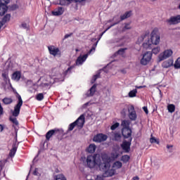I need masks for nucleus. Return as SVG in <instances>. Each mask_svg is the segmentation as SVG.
<instances>
[{
  "instance_id": "nucleus-1",
  "label": "nucleus",
  "mask_w": 180,
  "mask_h": 180,
  "mask_svg": "<svg viewBox=\"0 0 180 180\" xmlns=\"http://www.w3.org/2000/svg\"><path fill=\"white\" fill-rule=\"evenodd\" d=\"M15 97L18 99L17 104L14 107V110L12 112V115L13 117H10L9 120L15 126H19V122L18 121V116H19L20 113V108H22V105H23V100H22V96L20 94L15 91Z\"/></svg>"
},
{
  "instance_id": "nucleus-2",
  "label": "nucleus",
  "mask_w": 180,
  "mask_h": 180,
  "mask_svg": "<svg viewBox=\"0 0 180 180\" xmlns=\"http://www.w3.org/2000/svg\"><path fill=\"white\" fill-rule=\"evenodd\" d=\"M101 158H99V155L96 154V155H91L87 156L86 162V166L88 168H98V165H99V160Z\"/></svg>"
},
{
  "instance_id": "nucleus-3",
  "label": "nucleus",
  "mask_w": 180,
  "mask_h": 180,
  "mask_svg": "<svg viewBox=\"0 0 180 180\" xmlns=\"http://www.w3.org/2000/svg\"><path fill=\"white\" fill-rule=\"evenodd\" d=\"M98 41H96V44H94L92 46V49L85 55H83L82 56H79L77 59L76 60L75 65H82L85 61H86V58H88V56L91 54L93 51H95V49H96V46H98Z\"/></svg>"
},
{
  "instance_id": "nucleus-4",
  "label": "nucleus",
  "mask_w": 180,
  "mask_h": 180,
  "mask_svg": "<svg viewBox=\"0 0 180 180\" xmlns=\"http://www.w3.org/2000/svg\"><path fill=\"white\" fill-rule=\"evenodd\" d=\"M150 41L152 44H155L157 46L160 44V41L161 40V37L160 35V32L157 30H153L150 34Z\"/></svg>"
},
{
  "instance_id": "nucleus-5",
  "label": "nucleus",
  "mask_w": 180,
  "mask_h": 180,
  "mask_svg": "<svg viewBox=\"0 0 180 180\" xmlns=\"http://www.w3.org/2000/svg\"><path fill=\"white\" fill-rule=\"evenodd\" d=\"M100 171L102 172H105L107 169H109L110 168V159H105L103 158V162H101V159L99 160V164L97 165Z\"/></svg>"
},
{
  "instance_id": "nucleus-6",
  "label": "nucleus",
  "mask_w": 180,
  "mask_h": 180,
  "mask_svg": "<svg viewBox=\"0 0 180 180\" xmlns=\"http://www.w3.org/2000/svg\"><path fill=\"white\" fill-rule=\"evenodd\" d=\"M151 58H153V53L150 51L146 52L141 59V64L142 65H147L151 61Z\"/></svg>"
},
{
  "instance_id": "nucleus-7",
  "label": "nucleus",
  "mask_w": 180,
  "mask_h": 180,
  "mask_svg": "<svg viewBox=\"0 0 180 180\" xmlns=\"http://www.w3.org/2000/svg\"><path fill=\"white\" fill-rule=\"evenodd\" d=\"M174 54V52L171 49L165 50L162 53H160L158 56V60L160 62L164 61V60H167V58H169Z\"/></svg>"
},
{
  "instance_id": "nucleus-8",
  "label": "nucleus",
  "mask_w": 180,
  "mask_h": 180,
  "mask_svg": "<svg viewBox=\"0 0 180 180\" xmlns=\"http://www.w3.org/2000/svg\"><path fill=\"white\" fill-rule=\"evenodd\" d=\"M132 140H133V138H129V141H124L122 142L121 147L122 150L124 151V153H130V146H131Z\"/></svg>"
},
{
  "instance_id": "nucleus-9",
  "label": "nucleus",
  "mask_w": 180,
  "mask_h": 180,
  "mask_svg": "<svg viewBox=\"0 0 180 180\" xmlns=\"http://www.w3.org/2000/svg\"><path fill=\"white\" fill-rule=\"evenodd\" d=\"M108 140V136L103 134H98L93 139V141L95 143H102V141H106Z\"/></svg>"
},
{
  "instance_id": "nucleus-10",
  "label": "nucleus",
  "mask_w": 180,
  "mask_h": 180,
  "mask_svg": "<svg viewBox=\"0 0 180 180\" xmlns=\"http://www.w3.org/2000/svg\"><path fill=\"white\" fill-rule=\"evenodd\" d=\"M167 23L168 25H178V23H180V15H176V16H172L170 18L167 19L166 20Z\"/></svg>"
},
{
  "instance_id": "nucleus-11",
  "label": "nucleus",
  "mask_w": 180,
  "mask_h": 180,
  "mask_svg": "<svg viewBox=\"0 0 180 180\" xmlns=\"http://www.w3.org/2000/svg\"><path fill=\"white\" fill-rule=\"evenodd\" d=\"M128 112H129V117L130 120H132V121L136 120L137 114L136 113V110H134V106L131 105L128 108Z\"/></svg>"
},
{
  "instance_id": "nucleus-12",
  "label": "nucleus",
  "mask_w": 180,
  "mask_h": 180,
  "mask_svg": "<svg viewBox=\"0 0 180 180\" xmlns=\"http://www.w3.org/2000/svg\"><path fill=\"white\" fill-rule=\"evenodd\" d=\"M75 122H76V126H77L79 129H82L84 124H85V116H84V115H80Z\"/></svg>"
},
{
  "instance_id": "nucleus-13",
  "label": "nucleus",
  "mask_w": 180,
  "mask_h": 180,
  "mask_svg": "<svg viewBox=\"0 0 180 180\" xmlns=\"http://www.w3.org/2000/svg\"><path fill=\"white\" fill-rule=\"evenodd\" d=\"M131 129L130 128H124L122 129V134L124 139H130L131 138Z\"/></svg>"
},
{
  "instance_id": "nucleus-14",
  "label": "nucleus",
  "mask_w": 180,
  "mask_h": 180,
  "mask_svg": "<svg viewBox=\"0 0 180 180\" xmlns=\"http://www.w3.org/2000/svg\"><path fill=\"white\" fill-rule=\"evenodd\" d=\"M49 51L51 56H57L58 54H60V49L58 48H56L54 46H50L48 47Z\"/></svg>"
},
{
  "instance_id": "nucleus-15",
  "label": "nucleus",
  "mask_w": 180,
  "mask_h": 180,
  "mask_svg": "<svg viewBox=\"0 0 180 180\" xmlns=\"http://www.w3.org/2000/svg\"><path fill=\"white\" fill-rule=\"evenodd\" d=\"M59 131L60 130L57 129L49 130L46 134V140L49 141L50 139H51V137L54 136V134H57V133H58Z\"/></svg>"
},
{
  "instance_id": "nucleus-16",
  "label": "nucleus",
  "mask_w": 180,
  "mask_h": 180,
  "mask_svg": "<svg viewBox=\"0 0 180 180\" xmlns=\"http://www.w3.org/2000/svg\"><path fill=\"white\" fill-rule=\"evenodd\" d=\"M174 65V59H168L162 63V68H169Z\"/></svg>"
},
{
  "instance_id": "nucleus-17",
  "label": "nucleus",
  "mask_w": 180,
  "mask_h": 180,
  "mask_svg": "<svg viewBox=\"0 0 180 180\" xmlns=\"http://www.w3.org/2000/svg\"><path fill=\"white\" fill-rule=\"evenodd\" d=\"M116 171L113 169H110L108 168L105 170V172H104L103 173V176H105V178H109V176H113V175H115Z\"/></svg>"
},
{
  "instance_id": "nucleus-18",
  "label": "nucleus",
  "mask_w": 180,
  "mask_h": 180,
  "mask_svg": "<svg viewBox=\"0 0 180 180\" xmlns=\"http://www.w3.org/2000/svg\"><path fill=\"white\" fill-rule=\"evenodd\" d=\"M148 33L142 34L141 36L139 37L136 44H141L144 40H148Z\"/></svg>"
},
{
  "instance_id": "nucleus-19",
  "label": "nucleus",
  "mask_w": 180,
  "mask_h": 180,
  "mask_svg": "<svg viewBox=\"0 0 180 180\" xmlns=\"http://www.w3.org/2000/svg\"><path fill=\"white\" fill-rule=\"evenodd\" d=\"M51 13L53 16H61L64 13V8L58 7L57 9L53 11Z\"/></svg>"
},
{
  "instance_id": "nucleus-20",
  "label": "nucleus",
  "mask_w": 180,
  "mask_h": 180,
  "mask_svg": "<svg viewBox=\"0 0 180 180\" xmlns=\"http://www.w3.org/2000/svg\"><path fill=\"white\" fill-rule=\"evenodd\" d=\"M98 85L96 84H94L91 89L88 91V92L86 94V96H94L95 95V93L96 92V86Z\"/></svg>"
},
{
  "instance_id": "nucleus-21",
  "label": "nucleus",
  "mask_w": 180,
  "mask_h": 180,
  "mask_svg": "<svg viewBox=\"0 0 180 180\" xmlns=\"http://www.w3.org/2000/svg\"><path fill=\"white\" fill-rule=\"evenodd\" d=\"M113 21L115 22L113 24H112L110 27L107 28V30H109L111 27H113V26H116V25H119L120 22H122V18L119 17V15H115L113 17Z\"/></svg>"
},
{
  "instance_id": "nucleus-22",
  "label": "nucleus",
  "mask_w": 180,
  "mask_h": 180,
  "mask_svg": "<svg viewBox=\"0 0 180 180\" xmlns=\"http://www.w3.org/2000/svg\"><path fill=\"white\" fill-rule=\"evenodd\" d=\"M8 11V6H6V4L4 3L0 4V15L4 16L5 13H6V11Z\"/></svg>"
},
{
  "instance_id": "nucleus-23",
  "label": "nucleus",
  "mask_w": 180,
  "mask_h": 180,
  "mask_svg": "<svg viewBox=\"0 0 180 180\" xmlns=\"http://www.w3.org/2000/svg\"><path fill=\"white\" fill-rule=\"evenodd\" d=\"M122 129H129L130 128V121L129 120H123L121 122Z\"/></svg>"
},
{
  "instance_id": "nucleus-24",
  "label": "nucleus",
  "mask_w": 180,
  "mask_h": 180,
  "mask_svg": "<svg viewBox=\"0 0 180 180\" xmlns=\"http://www.w3.org/2000/svg\"><path fill=\"white\" fill-rule=\"evenodd\" d=\"M22 77V74L19 71L15 72L12 75V79L14 81H20V78Z\"/></svg>"
},
{
  "instance_id": "nucleus-25",
  "label": "nucleus",
  "mask_w": 180,
  "mask_h": 180,
  "mask_svg": "<svg viewBox=\"0 0 180 180\" xmlns=\"http://www.w3.org/2000/svg\"><path fill=\"white\" fill-rule=\"evenodd\" d=\"M96 150V145H95V143H91L87 148L86 151L87 153H90V154H94Z\"/></svg>"
},
{
  "instance_id": "nucleus-26",
  "label": "nucleus",
  "mask_w": 180,
  "mask_h": 180,
  "mask_svg": "<svg viewBox=\"0 0 180 180\" xmlns=\"http://www.w3.org/2000/svg\"><path fill=\"white\" fill-rule=\"evenodd\" d=\"M17 150L18 148L16 147V145H13L12 149L10 150L8 157H11V158H13L15 157V155L16 154Z\"/></svg>"
},
{
  "instance_id": "nucleus-27",
  "label": "nucleus",
  "mask_w": 180,
  "mask_h": 180,
  "mask_svg": "<svg viewBox=\"0 0 180 180\" xmlns=\"http://www.w3.org/2000/svg\"><path fill=\"white\" fill-rule=\"evenodd\" d=\"M151 41H150V36L148 35V39H146L145 42L143 44V47L144 49H151Z\"/></svg>"
},
{
  "instance_id": "nucleus-28",
  "label": "nucleus",
  "mask_w": 180,
  "mask_h": 180,
  "mask_svg": "<svg viewBox=\"0 0 180 180\" xmlns=\"http://www.w3.org/2000/svg\"><path fill=\"white\" fill-rule=\"evenodd\" d=\"M123 167V164L120 161H116L112 165V168H115V169H120Z\"/></svg>"
},
{
  "instance_id": "nucleus-29",
  "label": "nucleus",
  "mask_w": 180,
  "mask_h": 180,
  "mask_svg": "<svg viewBox=\"0 0 180 180\" xmlns=\"http://www.w3.org/2000/svg\"><path fill=\"white\" fill-rule=\"evenodd\" d=\"M4 105H11L13 102V100L11 98L6 97L2 100Z\"/></svg>"
},
{
  "instance_id": "nucleus-30",
  "label": "nucleus",
  "mask_w": 180,
  "mask_h": 180,
  "mask_svg": "<svg viewBox=\"0 0 180 180\" xmlns=\"http://www.w3.org/2000/svg\"><path fill=\"white\" fill-rule=\"evenodd\" d=\"M130 16H131V11H127L120 16L121 20H124V19H127V18H130Z\"/></svg>"
},
{
  "instance_id": "nucleus-31",
  "label": "nucleus",
  "mask_w": 180,
  "mask_h": 180,
  "mask_svg": "<svg viewBox=\"0 0 180 180\" xmlns=\"http://www.w3.org/2000/svg\"><path fill=\"white\" fill-rule=\"evenodd\" d=\"M11 20V14H6L2 19L3 25H5L6 22H9Z\"/></svg>"
},
{
  "instance_id": "nucleus-32",
  "label": "nucleus",
  "mask_w": 180,
  "mask_h": 180,
  "mask_svg": "<svg viewBox=\"0 0 180 180\" xmlns=\"http://www.w3.org/2000/svg\"><path fill=\"white\" fill-rule=\"evenodd\" d=\"M55 179L56 180H67V178L65 177V176H64V174H57L55 176Z\"/></svg>"
},
{
  "instance_id": "nucleus-33",
  "label": "nucleus",
  "mask_w": 180,
  "mask_h": 180,
  "mask_svg": "<svg viewBox=\"0 0 180 180\" xmlns=\"http://www.w3.org/2000/svg\"><path fill=\"white\" fill-rule=\"evenodd\" d=\"M167 110L169 113H174L175 112V105L174 104H170L167 106Z\"/></svg>"
},
{
  "instance_id": "nucleus-34",
  "label": "nucleus",
  "mask_w": 180,
  "mask_h": 180,
  "mask_svg": "<svg viewBox=\"0 0 180 180\" xmlns=\"http://www.w3.org/2000/svg\"><path fill=\"white\" fill-rule=\"evenodd\" d=\"M174 67L176 70H179L180 68V58H178L175 61Z\"/></svg>"
},
{
  "instance_id": "nucleus-35",
  "label": "nucleus",
  "mask_w": 180,
  "mask_h": 180,
  "mask_svg": "<svg viewBox=\"0 0 180 180\" xmlns=\"http://www.w3.org/2000/svg\"><path fill=\"white\" fill-rule=\"evenodd\" d=\"M136 94H137V89L131 90L129 93V98H134V96H136Z\"/></svg>"
},
{
  "instance_id": "nucleus-36",
  "label": "nucleus",
  "mask_w": 180,
  "mask_h": 180,
  "mask_svg": "<svg viewBox=\"0 0 180 180\" xmlns=\"http://www.w3.org/2000/svg\"><path fill=\"white\" fill-rule=\"evenodd\" d=\"M160 51H161V48L160 46H157L152 49L151 53H153V54H158V53H160Z\"/></svg>"
},
{
  "instance_id": "nucleus-37",
  "label": "nucleus",
  "mask_w": 180,
  "mask_h": 180,
  "mask_svg": "<svg viewBox=\"0 0 180 180\" xmlns=\"http://www.w3.org/2000/svg\"><path fill=\"white\" fill-rule=\"evenodd\" d=\"M129 160H130V156H129L128 155H124L121 158V160L123 161V162H128Z\"/></svg>"
},
{
  "instance_id": "nucleus-38",
  "label": "nucleus",
  "mask_w": 180,
  "mask_h": 180,
  "mask_svg": "<svg viewBox=\"0 0 180 180\" xmlns=\"http://www.w3.org/2000/svg\"><path fill=\"white\" fill-rule=\"evenodd\" d=\"M75 126H77V124H76V122L75 121L74 122L71 123L69 125L68 131H72V130H74V129L75 128Z\"/></svg>"
},
{
  "instance_id": "nucleus-39",
  "label": "nucleus",
  "mask_w": 180,
  "mask_h": 180,
  "mask_svg": "<svg viewBox=\"0 0 180 180\" xmlns=\"http://www.w3.org/2000/svg\"><path fill=\"white\" fill-rule=\"evenodd\" d=\"M37 101H43L44 99V95L42 93H39L37 95Z\"/></svg>"
},
{
  "instance_id": "nucleus-40",
  "label": "nucleus",
  "mask_w": 180,
  "mask_h": 180,
  "mask_svg": "<svg viewBox=\"0 0 180 180\" xmlns=\"http://www.w3.org/2000/svg\"><path fill=\"white\" fill-rule=\"evenodd\" d=\"M122 139V135L119 133H116L114 135V139L115 141H119Z\"/></svg>"
},
{
  "instance_id": "nucleus-41",
  "label": "nucleus",
  "mask_w": 180,
  "mask_h": 180,
  "mask_svg": "<svg viewBox=\"0 0 180 180\" xmlns=\"http://www.w3.org/2000/svg\"><path fill=\"white\" fill-rule=\"evenodd\" d=\"M127 50V48H122L117 51V53L120 54V56H123L124 54V51Z\"/></svg>"
},
{
  "instance_id": "nucleus-42",
  "label": "nucleus",
  "mask_w": 180,
  "mask_h": 180,
  "mask_svg": "<svg viewBox=\"0 0 180 180\" xmlns=\"http://www.w3.org/2000/svg\"><path fill=\"white\" fill-rule=\"evenodd\" d=\"M131 27L130 26V23H126L124 27L122 29V32H125L126 30H130Z\"/></svg>"
},
{
  "instance_id": "nucleus-43",
  "label": "nucleus",
  "mask_w": 180,
  "mask_h": 180,
  "mask_svg": "<svg viewBox=\"0 0 180 180\" xmlns=\"http://www.w3.org/2000/svg\"><path fill=\"white\" fill-rule=\"evenodd\" d=\"M119 126H120V124L119 122H116L115 124H112L110 127V129L111 130H116V129H117V127H119Z\"/></svg>"
},
{
  "instance_id": "nucleus-44",
  "label": "nucleus",
  "mask_w": 180,
  "mask_h": 180,
  "mask_svg": "<svg viewBox=\"0 0 180 180\" xmlns=\"http://www.w3.org/2000/svg\"><path fill=\"white\" fill-rule=\"evenodd\" d=\"M51 75L52 77H56L57 75H58V70L54 68L52 70V72H51Z\"/></svg>"
},
{
  "instance_id": "nucleus-45",
  "label": "nucleus",
  "mask_w": 180,
  "mask_h": 180,
  "mask_svg": "<svg viewBox=\"0 0 180 180\" xmlns=\"http://www.w3.org/2000/svg\"><path fill=\"white\" fill-rule=\"evenodd\" d=\"M167 148L169 153H172L174 151V146L173 145H167Z\"/></svg>"
},
{
  "instance_id": "nucleus-46",
  "label": "nucleus",
  "mask_w": 180,
  "mask_h": 180,
  "mask_svg": "<svg viewBox=\"0 0 180 180\" xmlns=\"http://www.w3.org/2000/svg\"><path fill=\"white\" fill-rule=\"evenodd\" d=\"M7 161H8L7 160L0 161V168H1V169H2L4 168V167H5V164H6Z\"/></svg>"
},
{
  "instance_id": "nucleus-47",
  "label": "nucleus",
  "mask_w": 180,
  "mask_h": 180,
  "mask_svg": "<svg viewBox=\"0 0 180 180\" xmlns=\"http://www.w3.org/2000/svg\"><path fill=\"white\" fill-rule=\"evenodd\" d=\"M98 78H99V75H94L91 79V84H94V82L96 81V79H98Z\"/></svg>"
},
{
  "instance_id": "nucleus-48",
  "label": "nucleus",
  "mask_w": 180,
  "mask_h": 180,
  "mask_svg": "<svg viewBox=\"0 0 180 180\" xmlns=\"http://www.w3.org/2000/svg\"><path fill=\"white\" fill-rule=\"evenodd\" d=\"M20 27H22V29H27V27H29V25L26 22H22L20 25Z\"/></svg>"
},
{
  "instance_id": "nucleus-49",
  "label": "nucleus",
  "mask_w": 180,
  "mask_h": 180,
  "mask_svg": "<svg viewBox=\"0 0 180 180\" xmlns=\"http://www.w3.org/2000/svg\"><path fill=\"white\" fill-rule=\"evenodd\" d=\"M103 178H105V176L103 175H98L96 178V180H103Z\"/></svg>"
},
{
  "instance_id": "nucleus-50",
  "label": "nucleus",
  "mask_w": 180,
  "mask_h": 180,
  "mask_svg": "<svg viewBox=\"0 0 180 180\" xmlns=\"http://www.w3.org/2000/svg\"><path fill=\"white\" fill-rule=\"evenodd\" d=\"M38 171H39V169L36 168L35 170L33 172V175L39 176L40 175V174L38 172Z\"/></svg>"
},
{
  "instance_id": "nucleus-51",
  "label": "nucleus",
  "mask_w": 180,
  "mask_h": 180,
  "mask_svg": "<svg viewBox=\"0 0 180 180\" xmlns=\"http://www.w3.org/2000/svg\"><path fill=\"white\" fill-rule=\"evenodd\" d=\"M75 65L73 66H70V68H68L67 70H65V74H68V72H71V70H72V68H74Z\"/></svg>"
},
{
  "instance_id": "nucleus-52",
  "label": "nucleus",
  "mask_w": 180,
  "mask_h": 180,
  "mask_svg": "<svg viewBox=\"0 0 180 180\" xmlns=\"http://www.w3.org/2000/svg\"><path fill=\"white\" fill-rule=\"evenodd\" d=\"M4 115V108L2 107V105H1L0 103V115Z\"/></svg>"
},
{
  "instance_id": "nucleus-53",
  "label": "nucleus",
  "mask_w": 180,
  "mask_h": 180,
  "mask_svg": "<svg viewBox=\"0 0 180 180\" xmlns=\"http://www.w3.org/2000/svg\"><path fill=\"white\" fill-rule=\"evenodd\" d=\"M150 143H157V139L154 137L150 138Z\"/></svg>"
},
{
  "instance_id": "nucleus-54",
  "label": "nucleus",
  "mask_w": 180,
  "mask_h": 180,
  "mask_svg": "<svg viewBox=\"0 0 180 180\" xmlns=\"http://www.w3.org/2000/svg\"><path fill=\"white\" fill-rule=\"evenodd\" d=\"M108 29H106L104 32H103L102 33H101V34H100V37H99V39H98V40H101V39L102 38V36H103V34H105V33H106V32H108Z\"/></svg>"
},
{
  "instance_id": "nucleus-55",
  "label": "nucleus",
  "mask_w": 180,
  "mask_h": 180,
  "mask_svg": "<svg viewBox=\"0 0 180 180\" xmlns=\"http://www.w3.org/2000/svg\"><path fill=\"white\" fill-rule=\"evenodd\" d=\"M143 109L145 113H146V115H148V109L147 108V107L144 106L143 107Z\"/></svg>"
},
{
  "instance_id": "nucleus-56",
  "label": "nucleus",
  "mask_w": 180,
  "mask_h": 180,
  "mask_svg": "<svg viewBox=\"0 0 180 180\" xmlns=\"http://www.w3.org/2000/svg\"><path fill=\"white\" fill-rule=\"evenodd\" d=\"M112 158H119V153H115L112 154Z\"/></svg>"
},
{
  "instance_id": "nucleus-57",
  "label": "nucleus",
  "mask_w": 180,
  "mask_h": 180,
  "mask_svg": "<svg viewBox=\"0 0 180 180\" xmlns=\"http://www.w3.org/2000/svg\"><path fill=\"white\" fill-rule=\"evenodd\" d=\"M72 34H67L65 35L64 39H68V37H71Z\"/></svg>"
},
{
  "instance_id": "nucleus-58",
  "label": "nucleus",
  "mask_w": 180,
  "mask_h": 180,
  "mask_svg": "<svg viewBox=\"0 0 180 180\" xmlns=\"http://www.w3.org/2000/svg\"><path fill=\"white\" fill-rule=\"evenodd\" d=\"M4 131V126L2 124H0V133H2Z\"/></svg>"
},
{
  "instance_id": "nucleus-59",
  "label": "nucleus",
  "mask_w": 180,
  "mask_h": 180,
  "mask_svg": "<svg viewBox=\"0 0 180 180\" xmlns=\"http://www.w3.org/2000/svg\"><path fill=\"white\" fill-rule=\"evenodd\" d=\"M2 77H3V78H5L6 79V78H8V75H6V73H3Z\"/></svg>"
},
{
  "instance_id": "nucleus-60",
  "label": "nucleus",
  "mask_w": 180,
  "mask_h": 180,
  "mask_svg": "<svg viewBox=\"0 0 180 180\" xmlns=\"http://www.w3.org/2000/svg\"><path fill=\"white\" fill-rule=\"evenodd\" d=\"M60 5H61L62 6L65 5V4H64V1H63V0H60V3H59Z\"/></svg>"
},
{
  "instance_id": "nucleus-61",
  "label": "nucleus",
  "mask_w": 180,
  "mask_h": 180,
  "mask_svg": "<svg viewBox=\"0 0 180 180\" xmlns=\"http://www.w3.org/2000/svg\"><path fill=\"white\" fill-rule=\"evenodd\" d=\"M1 2L4 1L6 4H9V0H0Z\"/></svg>"
},
{
  "instance_id": "nucleus-62",
  "label": "nucleus",
  "mask_w": 180,
  "mask_h": 180,
  "mask_svg": "<svg viewBox=\"0 0 180 180\" xmlns=\"http://www.w3.org/2000/svg\"><path fill=\"white\" fill-rule=\"evenodd\" d=\"M75 2H84L86 0H75Z\"/></svg>"
},
{
  "instance_id": "nucleus-63",
  "label": "nucleus",
  "mask_w": 180,
  "mask_h": 180,
  "mask_svg": "<svg viewBox=\"0 0 180 180\" xmlns=\"http://www.w3.org/2000/svg\"><path fill=\"white\" fill-rule=\"evenodd\" d=\"M111 22H114V21H113V18H112V20H108V21H107V23H110Z\"/></svg>"
},
{
  "instance_id": "nucleus-64",
  "label": "nucleus",
  "mask_w": 180,
  "mask_h": 180,
  "mask_svg": "<svg viewBox=\"0 0 180 180\" xmlns=\"http://www.w3.org/2000/svg\"><path fill=\"white\" fill-rule=\"evenodd\" d=\"M139 176H135V177L133 178V180H139Z\"/></svg>"
}]
</instances>
